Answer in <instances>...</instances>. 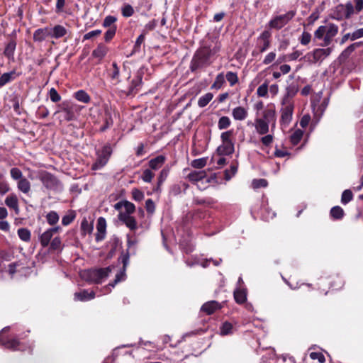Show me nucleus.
I'll use <instances>...</instances> for the list:
<instances>
[{
  "label": "nucleus",
  "instance_id": "obj_1",
  "mask_svg": "<svg viewBox=\"0 0 363 363\" xmlns=\"http://www.w3.org/2000/svg\"><path fill=\"white\" fill-rule=\"evenodd\" d=\"M338 26L333 23H328L325 26H319L314 32L313 40H321L320 46L326 47L331 44L333 38L338 33Z\"/></svg>",
  "mask_w": 363,
  "mask_h": 363
},
{
  "label": "nucleus",
  "instance_id": "obj_2",
  "mask_svg": "<svg viewBox=\"0 0 363 363\" xmlns=\"http://www.w3.org/2000/svg\"><path fill=\"white\" fill-rule=\"evenodd\" d=\"M114 268V267H108L106 268L84 270L81 272V277L90 283L101 284L108 277Z\"/></svg>",
  "mask_w": 363,
  "mask_h": 363
},
{
  "label": "nucleus",
  "instance_id": "obj_3",
  "mask_svg": "<svg viewBox=\"0 0 363 363\" xmlns=\"http://www.w3.org/2000/svg\"><path fill=\"white\" fill-rule=\"evenodd\" d=\"M211 51L207 48L199 49L194 54L190 65L192 72L204 67L211 63Z\"/></svg>",
  "mask_w": 363,
  "mask_h": 363
},
{
  "label": "nucleus",
  "instance_id": "obj_4",
  "mask_svg": "<svg viewBox=\"0 0 363 363\" xmlns=\"http://www.w3.org/2000/svg\"><path fill=\"white\" fill-rule=\"evenodd\" d=\"M221 138L223 140V145H220L216 152L212 155L211 163L216 168L223 167L226 162L227 155V131L222 133Z\"/></svg>",
  "mask_w": 363,
  "mask_h": 363
},
{
  "label": "nucleus",
  "instance_id": "obj_5",
  "mask_svg": "<svg viewBox=\"0 0 363 363\" xmlns=\"http://www.w3.org/2000/svg\"><path fill=\"white\" fill-rule=\"evenodd\" d=\"M354 13V9L351 1H347L345 4H340L335 6L333 14L331 18L337 21L349 19Z\"/></svg>",
  "mask_w": 363,
  "mask_h": 363
},
{
  "label": "nucleus",
  "instance_id": "obj_6",
  "mask_svg": "<svg viewBox=\"0 0 363 363\" xmlns=\"http://www.w3.org/2000/svg\"><path fill=\"white\" fill-rule=\"evenodd\" d=\"M296 11L291 10L284 14L275 16L268 23L271 29L280 30L284 28L296 16Z\"/></svg>",
  "mask_w": 363,
  "mask_h": 363
},
{
  "label": "nucleus",
  "instance_id": "obj_7",
  "mask_svg": "<svg viewBox=\"0 0 363 363\" xmlns=\"http://www.w3.org/2000/svg\"><path fill=\"white\" fill-rule=\"evenodd\" d=\"M112 153L111 147L109 145H106L101 149L96 151V160L92 164L91 169L93 170H98L103 168L108 162Z\"/></svg>",
  "mask_w": 363,
  "mask_h": 363
},
{
  "label": "nucleus",
  "instance_id": "obj_8",
  "mask_svg": "<svg viewBox=\"0 0 363 363\" xmlns=\"http://www.w3.org/2000/svg\"><path fill=\"white\" fill-rule=\"evenodd\" d=\"M271 37H272V33L269 30H264L259 35V36L257 38V50H253L252 52V55L254 57H256L259 54L265 52L270 47Z\"/></svg>",
  "mask_w": 363,
  "mask_h": 363
},
{
  "label": "nucleus",
  "instance_id": "obj_9",
  "mask_svg": "<svg viewBox=\"0 0 363 363\" xmlns=\"http://www.w3.org/2000/svg\"><path fill=\"white\" fill-rule=\"evenodd\" d=\"M280 109V124L282 127H287L292 121L294 110V104L281 102Z\"/></svg>",
  "mask_w": 363,
  "mask_h": 363
},
{
  "label": "nucleus",
  "instance_id": "obj_10",
  "mask_svg": "<svg viewBox=\"0 0 363 363\" xmlns=\"http://www.w3.org/2000/svg\"><path fill=\"white\" fill-rule=\"evenodd\" d=\"M332 48H316L313 52L307 53L306 57L312 63H317L322 62L324 59L328 57L332 52Z\"/></svg>",
  "mask_w": 363,
  "mask_h": 363
},
{
  "label": "nucleus",
  "instance_id": "obj_11",
  "mask_svg": "<svg viewBox=\"0 0 363 363\" xmlns=\"http://www.w3.org/2000/svg\"><path fill=\"white\" fill-rule=\"evenodd\" d=\"M9 330V327H6L1 330L0 332V344L4 346L6 348L12 350H23V346L16 341L15 339H9L8 337H5V333Z\"/></svg>",
  "mask_w": 363,
  "mask_h": 363
},
{
  "label": "nucleus",
  "instance_id": "obj_12",
  "mask_svg": "<svg viewBox=\"0 0 363 363\" xmlns=\"http://www.w3.org/2000/svg\"><path fill=\"white\" fill-rule=\"evenodd\" d=\"M40 180L47 189L52 190H60L62 189L59 180L50 173L43 172L40 176Z\"/></svg>",
  "mask_w": 363,
  "mask_h": 363
},
{
  "label": "nucleus",
  "instance_id": "obj_13",
  "mask_svg": "<svg viewBox=\"0 0 363 363\" xmlns=\"http://www.w3.org/2000/svg\"><path fill=\"white\" fill-rule=\"evenodd\" d=\"M143 70L140 69L137 72L135 77L130 82L126 95H135L140 91L143 84Z\"/></svg>",
  "mask_w": 363,
  "mask_h": 363
},
{
  "label": "nucleus",
  "instance_id": "obj_14",
  "mask_svg": "<svg viewBox=\"0 0 363 363\" xmlns=\"http://www.w3.org/2000/svg\"><path fill=\"white\" fill-rule=\"evenodd\" d=\"M185 178L190 182L197 184L200 189H201V188L199 186V182H203V180H205L207 183L209 182V180L207 178L206 172L205 170L191 171L186 175Z\"/></svg>",
  "mask_w": 363,
  "mask_h": 363
},
{
  "label": "nucleus",
  "instance_id": "obj_15",
  "mask_svg": "<svg viewBox=\"0 0 363 363\" xmlns=\"http://www.w3.org/2000/svg\"><path fill=\"white\" fill-rule=\"evenodd\" d=\"M121 262L123 264V268L120 270V272H118L116 274V278L114 279V281L113 284H109L108 286H107L106 287V289H107L108 288H109L110 286L113 288L114 286L121 281H123L125 280V268L128 264V261H129V255L128 253H125L124 255H122L121 257Z\"/></svg>",
  "mask_w": 363,
  "mask_h": 363
},
{
  "label": "nucleus",
  "instance_id": "obj_16",
  "mask_svg": "<svg viewBox=\"0 0 363 363\" xmlns=\"http://www.w3.org/2000/svg\"><path fill=\"white\" fill-rule=\"evenodd\" d=\"M96 230L97 232L95 236L96 241L101 242L105 238L106 234V221L104 218L99 217L98 218Z\"/></svg>",
  "mask_w": 363,
  "mask_h": 363
},
{
  "label": "nucleus",
  "instance_id": "obj_17",
  "mask_svg": "<svg viewBox=\"0 0 363 363\" xmlns=\"http://www.w3.org/2000/svg\"><path fill=\"white\" fill-rule=\"evenodd\" d=\"M298 91L297 84L292 83L286 86V92L281 99V102L284 103H294L293 98L296 96Z\"/></svg>",
  "mask_w": 363,
  "mask_h": 363
},
{
  "label": "nucleus",
  "instance_id": "obj_18",
  "mask_svg": "<svg viewBox=\"0 0 363 363\" xmlns=\"http://www.w3.org/2000/svg\"><path fill=\"white\" fill-rule=\"evenodd\" d=\"M363 45V42H356L347 47L338 57L340 63L345 62L352 55V53L358 48Z\"/></svg>",
  "mask_w": 363,
  "mask_h": 363
},
{
  "label": "nucleus",
  "instance_id": "obj_19",
  "mask_svg": "<svg viewBox=\"0 0 363 363\" xmlns=\"http://www.w3.org/2000/svg\"><path fill=\"white\" fill-rule=\"evenodd\" d=\"M68 33V30L65 26L60 24L50 27V38H51L60 39L65 37Z\"/></svg>",
  "mask_w": 363,
  "mask_h": 363
},
{
  "label": "nucleus",
  "instance_id": "obj_20",
  "mask_svg": "<svg viewBox=\"0 0 363 363\" xmlns=\"http://www.w3.org/2000/svg\"><path fill=\"white\" fill-rule=\"evenodd\" d=\"M221 308L222 306L220 303L216 301H210L202 305L201 311L205 313L206 315H211Z\"/></svg>",
  "mask_w": 363,
  "mask_h": 363
},
{
  "label": "nucleus",
  "instance_id": "obj_21",
  "mask_svg": "<svg viewBox=\"0 0 363 363\" xmlns=\"http://www.w3.org/2000/svg\"><path fill=\"white\" fill-rule=\"evenodd\" d=\"M118 217L130 230H135L138 228L137 221L131 215L118 214Z\"/></svg>",
  "mask_w": 363,
  "mask_h": 363
},
{
  "label": "nucleus",
  "instance_id": "obj_22",
  "mask_svg": "<svg viewBox=\"0 0 363 363\" xmlns=\"http://www.w3.org/2000/svg\"><path fill=\"white\" fill-rule=\"evenodd\" d=\"M5 204L11 209H13L15 211L16 215L19 214V204L18 199L17 196L12 193L6 196L4 200Z\"/></svg>",
  "mask_w": 363,
  "mask_h": 363
},
{
  "label": "nucleus",
  "instance_id": "obj_23",
  "mask_svg": "<svg viewBox=\"0 0 363 363\" xmlns=\"http://www.w3.org/2000/svg\"><path fill=\"white\" fill-rule=\"evenodd\" d=\"M79 111L77 105L72 104L65 108H63L62 112L64 113V118L67 121H73L77 118V113Z\"/></svg>",
  "mask_w": 363,
  "mask_h": 363
},
{
  "label": "nucleus",
  "instance_id": "obj_24",
  "mask_svg": "<svg viewBox=\"0 0 363 363\" xmlns=\"http://www.w3.org/2000/svg\"><path fill=\"white\" fill-rule=\"evenodd\" d=\"M108 52V48L103 43H99L97 47L92 51V57L101 62Z\"/></svg>",
  "mask_w": 363,
  "mask_h": 363
},
{
  "label": "nucleus",
  "instance_id": "obj_25",
  "mask_svg": "<svg viewBox=\"0 0 363 363\" xmlns=\"http://www.w3.org/2000/svg\"><path fill=\"white\" fill-rule=\"evenodd\" d=\"M47 38H50V27L38 28L33 33V40L35 42H42Z\"/></svg>",
  "mask_w": 363,
  "mask_h": 363
},
{
  "label": "nucleus",
  "instance_id": "obj_26",
  "mask_svg": "<svg viewBox=\"0 0 363 363\" xmlns=\"http://www.w3.org/2000/svg\"><path fill=\"white\" fill-rule=\"evenodd\" d=\"M74 299L79 301H87L94 298L95 293L94 291L83 290L74 294Z\"/></svg>",
  "mask_w": 363,
  "mask_h": 363
},
{
  "label": "nucleus",
  "instance_id": "obj_27",
  "mask_svg": "<svg viewBox=\"0 0 363 363\" xmlns=\"http://www.w3.org/2000/svg\"><path fill=\"white\" fill-rule=\"evenodd\" d=\"M269 123L262 118L255 121V129L259 135H264L269 132Z\"/></svg>",
  "mask_w": 363,
  "mask_h": 363
},
{
  "label": "nucleus",
  "instance_id": "obj_28",
  "mask_svg": "<svg viewBox=\"0 0 363 363\" xmlns=\"http://www.w3.org/2000/svg\"><path fill=\"white\" fill-rule=\"evenodd\" d=\"M53 235H54L49 229H47L45 232L40 234L38 240L42 247H46L49 246L50 241L52 240Z\"/></svg>",
  "mask_w": 363,
  "mask_h": 363
},
{
  "label": "nucleus",
  "instance_id": "obj_29",
  "mask_svg": "<svg viewBox=\"0 0 363 363\" xmlns=\"http://www.w3.org/2000/svg\"><path fill=\"white\" fill-rule=\"evenodd\" d=\"M166 157L164 155H159L149 161V166L152 169H159L165 162Z\"/></svg>",
  "mask_w": 363,
  "mask_h": 363
},
{
  "label": "nucleus",
  "instance_id": "obj_30",
  "mask_svg": "<svg viewBox=\"0 0 363 363\" xmlns=\"http://www.w3.org/2000/svg\"><path fill=\"white\" fill-rule=\"evenodd\" d=\"M30 182L26 178L23 177L17 182L18 189L23 194H28L30 191Z\"/></svg>",
  "mask_w": 363,
  "mask_h": 363
},
{
  "label": "nucleus",
  "instance_id": "obj_31",
  "mask_svg": "<svg viewBox=\"0 0 363 363\" xmlns=\"http://www.w3.org/2000/svg\"><path fill=\"white\" fill-rule=\"evenodd\" d=\"M109 76L112 80L115 81L116 84H118L121 82L120 69L117 63L115 62L112 63V67L110 69Z\"/></svg>",
  "mask_w": 363,
  "mask_h": 363
},
{
  "label": "nucleus",
  "instance_id": "obj_32",
  "mask_svg": "<svg viewBox=\"0 0 363 363\" xmlns=\"http://www.w3.org/2000/svg\"><path fill=\"white\" fill-rule=\"evenodd\" d=\"M263 119L269 123H273V126L275 125L276 121V111L274 108H267L263 112Z\"/></svg>",
  "mask_w": 363,
  "mask_h": 363
},
{
  "label": "nucleus",
  "instance_id": "obj_33",
  "mask_svg": "<svg viewBox=\"0 0 363 363\" xmlns=\"http://www.w3.org/2000/svg\"><path fill=\"white\" fill-rule=\"evenodd\" d=\"M74 98L79 102L88 104L91 101L90 96L84 90H79L74 94Z\"/></svg>",
  "mask_w": 363,
  "mask_h": 363
},
{
  "label": "nucleus",
  "instance_id": "obj_34",
  "mask_svg": "<svg viewBox=\"0 0 363 363\" xmlns=\"http://www.w3.org/2000/svg\"><path fill=\"white\" fill-rule=\"evenodd\" d=\"M234 298L236 303L242 304L247 299V293L245 289H238L234 291Z\"/></svg>",
  "mask_w": 363,
  "mask_h": 363
},
{
  "label": "nucleus",
  "instance_id": "obj_35",
  "mask_svg": "<svg viewBox=\"0 0 363 363\" xmlns=\"http://www.w3.org/2000/svg\"><path fill=\"white\" fill-rule=\"evenodd\" d=\"M247 111L241 106H238L233 111V116L235 120L242 121L247 117Z\"/></svg>",
  "mask_w": 363,
  "mask_h": 363
},
{
  "label": "nucleus",
  "instance_id": "obj_36",
  "mask_svg": "<svg viewBox=\"0 0 363 363\" xmlns=\"http://www.w3.org/2000/svg\"><path fill=\"white\" fill-rule=\"evenodd\" d=\"M46 221L50 225L57 224L60 220L58 213L56 211H51L45 216Z\"/></svg>",
  "mask_w": 363,
  "mask_h": 363
},
{
  "label": "nucleus",
  "instance_id": "obj_37",
  "mask_svg": "<svg viewBox=\"0 0 363 363\" xmlns=\"http://www.w3.org/2000/svg\"><path fill=\"white\" fill-rule=\"evenodd\" d=\"M330 214L333 219L340 220L343 218L345 213L340 206H336L331 208Z\"/></svg>",
  "mask_w": 363,
  "mask_h": 363
},
{
  "label": "nucleus",
  "instance_id": "obj_38",
  "mask_svg": "<svg viewBox=\"0 0 363 363\" xmlns=\"http://www.w3.org/2000/svg\"><path fill=\"white\" fill-rule=\"evenodd\" d=\"M19 238L23 242H29L31 238L30 231L26 228H19L17 231Z\"/></svg>",
  "mask_w": 363,
  "mask_h": 363
},
{
  "label": "nucleus",
  "instance_id": "obj_39",
  "mask_svg": "<svg viewBox=\"0 0 363 363\" xmlns=\"http://www.w3.org/2000/svg\"><path fill=\"white\" fill-rule=\"evenodd\" d=\"M104 123V126L101 127V128L102 131H104L107 128L112 126L113 124V119L112 118L111 112L108 108H106L105 111Z\"/></svg>",
  "mask_w": 363,
  "mask_h": 363
},
{
  "label": "nucleus",
  "instance_id": "obj_40",
  "mask_svg": "<svg viewBox=\"0 0 363 363\" xmlns=\"http://www.w3.org/2000/svg\"><path fill=\"white\" fill-rule=\"evenodd\" d=\"M303 135V131L301 129L296 130L290 136V141L293 145L299 143Z\"/></svg>",
  "mask_w": 363,
  "mask_h": 363
},
{
  "label": "nucleus",
  "instance_id": "obj_41",
  "mask_svg": "<svg viewBox=\"0 0 363 363\" xmlns=\"http://www.w3.org/2000/svg\"><path fill=\"white\" fill-rule=\"evenodd\" d=\"M123 208L125 211H120L118 214L131 215L135 210V205L126 200L123 201Z\"/></svg>",
  "mask_w": 363,
  "mask_h": 363
},
{
  "label": "nucleus",
  "instance_id": "obj_42",
  "mask_svg": "<svg viewBox=\"0 0 363 363\" xmlns=\"http://www.w3.org/2000/svg\"><path fill=\"white\" fill-rule=\"evenodd\" d=\"M213 95L211 93H206L201 96L198 100V106L201 108L205 107L213 99Z\"/></svg>",
  "mask_w": 363,
  "mask_h": 363
},
{
  "label": "nucleus",
  "instance_id": "obj_43",
  "mask_svg": "<svg viewBox=\"0 0 363 363\" xmlns=\"http://www.w3.org/2000/svg\"><path fill=\"white\" fill-rule=\"evenodd\" d=\"M332 280L330 281V287L333 289L337 290L339 289H341L342 286L344 284V281L342 277L340 276H334L331 277Z\"/></svg>",
  "mask_w": 363,
  "mask_h": 363
},
{
  "label": "nucleus",
  "instance_id": "obj_44",
  "mask_svg": "<svg viewBox=\"0 0 363 363\" xmlns=\"http://www.w3.org/2000/svg\"><path fill=\"white\" fill-rule=\"evenodd\" d=\"M207 157H201L195 159L191 161V166L194 168L201 169L204 167L207 164Z\"/></svg>",
  "mask_w": 363,
  "mask_h": 363
},
{
  "label": "nucleus",
  "instance_id": "obj_45",
  "mask_svg": "<svg viewBox=\"0 0 363 363\" xmlns=\"http://www.w3.org/2000/svg\"><path fill=\"white\" fill-rule=\"evenodd\" d=\"M268 186V182L265 179H255L252 182V186L257 189L259 188H265Z\"/></svg>",
  "mask_w": 363,
  "mask_h": 363
},
{
  "label": "nucleus",
  "instance_id": "obj_46",
  "mask_svg": "<svg viewBox=\"0 0 363 363\" xmlns=\"http://www.w3.org/2000/svg\"><path fill=\"white\" fill-rule=\"evenodd\" d=\"M50 249L52 250H62V240L60 237H55L50 242Z\"/></svg>",
  "mask_w": 363,
  "mask_h": 363
},
{
  "label": "nucleus",
  "instance_id": "obj_47",
  "mask_svg": "<svg viewBox=\"0 0 363 363\" xmlns=\"http://www.w3.org/2000/svg\"><path fill=\"white\" fill-rule=\"evenodd\" d=\"M352 199H353V194H352V191L350 189H346L342 194L341 202L343 204H347L350 201H351L352 200Z\"/></svg>",
  "mask_w": 363,
  "mask_h": 363
},
{
  "label": "nucleus",
  "instance_id": "obj_48",
  "mask_svg": "<svg viewBox=\"0 0 363 363\" xmlns=\"http://www.w3.org/2000/svg\"><path fill=\"white\" fill-rule=\"evenodd\" d=\"M14 74V72H6L4 73L0 77V87L4 86L6 84L9 83L13 79V75Z\"/></svg>",
  "mask_w": 363,
  "mask_h": 363
},
{
  "label": "nucleus",
  "instance_id": "obj_49",
  "mask_svg": "<svg viewBox=\"0 0 363 363\" xmlns=\"http://www.w3.org/2000/svg\"><path fill=\"white\" fill-rule=\"evenodd\" d=\"M268 82L266 81L262 85H260L257 89V94L259 97H266L267 96L268 93Z\"/></svg>",
  "mask_w": 363,
  "mask_h": 363
},
{
  "label": "nucleus",
  "instance_id": "obj_50",
  "mask_svg": "<svg viewBox=\"0 0 363 363\" xmlns=\"http://www.w3.org/2000/svg\"><path fill=\"white\" fill-rule=\"evenodd\" d=\"M81 230L84 235L90 234L93 230V225L86 219H84L81 223Z\"/></svg>",
  "mask_w": 363,
  "mask_h": 363
},
{
  "label": "nucleus",
  "instance_id": "obj_51",
  "mask_svg": "<svg viewBox=\"0 0 363 363\" xmlns=\"http://www.w3.org/2000/svg\"><path fill=\"white\" fill-rule=\"evenodd\" d=\"M11 177L15 181H19L23 177L21 170L17 167H13L10 169Z\"/></svg>",
  "mask_w": 363,
  "mask_h": 363
},
{
  "label": "nucleus",
  "instance_id": "obj_52",
  "mask_svg": "<svg viewBox=\"0 0 363 363\" xmlns=\"http://www.w3.org/2000/svg\"><path fill=\"white\" fill-rule=\"evenodd\" d=\"M145 38V31H143V33L140 34L136 39V41L135 43L134 47H133L134 52H140V45L142 43H144Z\"/></svg>",
  "mask_w": 363,
  "mask_h": 363
},
{
  "label": "nucleus",
  "instance_id": "obj_53",
  "mask_svg": "<svg viewBox=\"0 0 363 363\" xmlns=\"http://www.w3.org/2000/svg\"><path fill=\"white\" fill-rule=\"evenodd\" d=\"M75 218V214L73 211L69 212L62 218V224L65 226L69 225Z\"/></svg>",
  "mask_w": 363,
  "mask_h": 363
},
{
  "label": "nucleus",
  "instance_id": "obj_54",
  "mask_svg": "<svg viewBox=\"0 0 363 363\" xmlns=\"http://www.w3.org/2000/svg\"><path fill=\"white\" fill-rule=\"evenodd\" d=\"M154 176V173H152L150 169H146L143 171L141 178L143 180V182L146 183H150L152 182Z\"/></svg>",
  "mask_w": 363,
  "mask_h": 363
},
{
  "label": "nucleus",
  "instance_id": "obj_55",
  "mask_svg": "<svg viewBox=\"0 0 363 363\" xmlns=\"http://www.w3.org/2000/svg\"><path fill=\"white\" fill-rule=\"evenodd\" d=\"M169 169L168 168H164L160 172L159 178H158V184L157 187V191L160 189V186L162 185V184L164 182V181L166 179V178L168 176L169 174Z\"/></svg>",
  "mask_w": 363,
  "mask_h": 363
},
{
  "label": "nucleus",
  "instance_id": "obj_56",
  "mask_svg": "<svg viewBox=\"0 0 363 363\" xmlns=\"http://www.w3.org/2000/svg\"><path fill=\"white\" fill-rule=\"evenodd\" d=\"M121 11H122V15L126 18L132 16L134 13V9H133V6L130 4L124 5L122 7Z\"/></svg>",
  "mask_w": 363,
  "mask_h": 363
},
{
  "label": "nucleus",
  "instance_id": "obj_57",
  "mask_svg": "<svg viewBox=\"0 0 363 363\" xmlns=\"http://www.w3.org/2000/svg\"><path fill=\"white\" fill-rule=\"evenodd\" d=\"M310 357L311 359L318 360L320 363H324L325 358L324 354L320 352H312L310 353Z\"/></svg>",
  "mask_w": 363,
  "mask_h": 363
},
{
  "label": "nucleus",
  "instance_id": "obj_58",
  "mask_svg": "<svg viewBox=\"0 0 363 363\" xmlns=\"http://www.w3.org/2000/svg\"><path fill=\"white\" fill-rule=\"evenodd\" d=\"M311 40V35L310 33L303 31L299 38L300 43L303 45H307Z\"/></svg>",
  "mask_w": 363,
  "mask_h": 363
},
{
  "label": "nucleus",
  "instance_id": "obj_59",
  "mask_svg": "<svg viewBox=\"0 0 363 363\" xmlns=\"http://www.w3.org/2000/svg\"><path fill=\"white\" fill-rule=\"evenodd\" d=\"M116 32V26L110 27L104 35V40L106 42H109L113 39Z\"/></svg>",
  "mask_w": 363,
  "mask_h": 363
},
{
  "label": "nucleus",
  "instance_id": "obj_60",
  "mask_svg": "<svg viewBox=\"0 0 363 363\" xmlns=\"http://www.w3.org/2000/svg\"><path fill=\"white\" fill-rule=\"evenodd\" d=\"M224 82H225V76H224V74H222V73L219 74L217 76L215 82L213 84L212 88H215V89H217L220 88V86L224 83Z\"/></svg>",
  "mask_w": 363,
  "mask_h": 363
},
{
  "label": "nucleus",
  "instance_id": "obj_61",
  "mask_svg": "<svg viewBox=\"0 0 363 363\" xmlns=\"http://www.w3.org/2000/svg\"><path fill=\"white\" fill-rule=\"evenodd\" d=\"M50 100L54 102H58L61 100V96L55 88H51L49 92Z\"/></svg>",
  "mask_w": 363,
  "mask_h": 363
},
{
  "label": "nucleus",
  "instance_id": "obj_62",
  "mask_svg": "<svg viewBox=\"0 0 363 363\" xmlns=\"http://www.w3.org/2000/svg\"><path fill=\"white\" fill-rule=\"evenodd\" d=\"M277 54L275 52H269L264 57L262 63L265 65L271 64L276 59Z\"/></svg>",
  "mask_w": 363,
  "mask_h": 363
},
{
  "label": "nucleus",
  "instance_id": "obj_63",
  "mask_svg": "<svg viewBox=\"0 0 363 363\" xmlns=\"http://www.w3.org/2000/svg\"><path fill=\"white\" fill-rule=\"evenodd\" d=\"M133 199L136 201H140L144 199V194L138 189H133L132 190Z\"/></svg>",
  "mask_w": 363,
  "mask_h": 363
},
{
  "label": "nucleus",
  "instance_id": "obj_64",
  "mask_svg": "<svg viewBox=\"0 0 363 363\" xmlns=\"http://www.w3.org/2000/svg\"><path fill=\"white\" fill-rule=\"evenodd\" d=\"M10 190L9 183L5 180H0V195L3 196Z\"/></svg>",
  "mask_w": 363,
  "mask_h": 363
}]
</instances>
